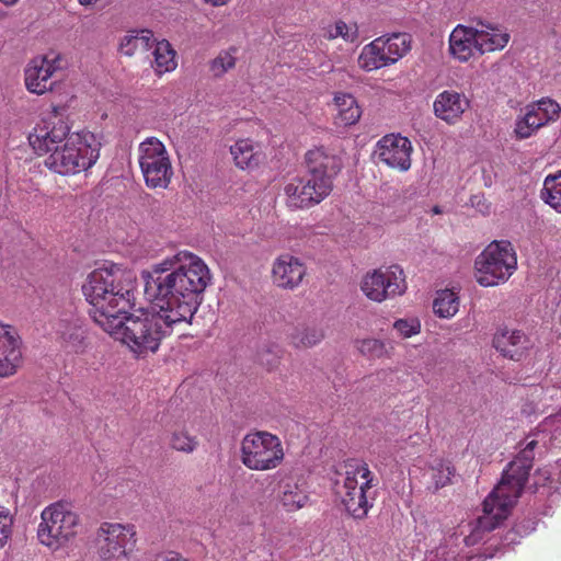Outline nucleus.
Here are the masks:
<instances>
[{
    "label": "nucleus",
    "mask_w": 561,
    "mask_h": 561,
    "mask_svg": "<svg viewBox=\"0 0 561 561\" xmlns=\"http://www.w3.org/2000/svg\"><path fill=\"white\" fill-rule=\"evenodd\" d=\"M141 278L152 308L139 314L126 316L135 299L136 277L131 271L104 264L82 285L94 322L138 355L156 352L173 325L191 322L211 274L199 256L179 251L142 271Z\"/></svg>",
    "instance_id": "f257e3e1"
},
{
    "label": "nucleus",
    "mask_w": 561,
    "mask_h": 561,
    "mask_svg": "<svg viewBox=\"0 0 561 561\" xmlns=\"http://www.w3.org/2000/svg\"><path fill=\"white\" fill-rule=\"evenodd\" d=\"M307 173L291 179L284 187L286 204L294 209L310 208L321 203L333 188V176L341 168L340 159L323 148L306 153Z\"/></svg>",
    "instance_id": "f03ea898"
},
{
    "label": "nucleus",
    "mask_w": 561,
    "mask_h": 561,
    "mask_svg": "<svg viewBox=\"0 0 561 561\" xmlns=\"http://www.w3.org/2000/svg\"><path fill=\"white\" fill-rule=\"evenodd\" d=\"M537 440H529L520 454L508 463L500 483L483 502V516L479 518L480 527L485 530L494 529L505 519L520 496L529 471L533 467L534 449Z\"/></svg>",
    "instance_id": "7ed1b4c3"
},
{
    "label": "nucleus",
    "mask_w": 561,
    "mask_h": 561,
    "mask_svg": "<svg viewBox=\"0 0 561 561\" xmlns=\"http://www.w3.org/2000/svg\"><path fill=\"white\" fill-rule=\"evenodd\" d=\"M101 144L90 131L72 133L64 145L45 160V165L60 175H75L92 168L100 157Z\"/></svg>",
    "instance_id": "20e7f679"
},
{
    "label": "nucleus",
    "mask_w": 561,
    "mask_h": 561,
    "mask_svg": "<svg viewBox=\"0 0 561 561\" xmlns=\"http://www.w3.org/2000/svg\"><path fill=\"white\" fill-rule=\"evenodd\" d=\"M377 479L368 465L351 459L344 465L343 485L339 494L346 512L356 519L367 516L376 499Z\"/></svg>",
    "instance_id": "39448f33"
},
{
    "label": "nucleus",
    "mask_w": 561,
    "mask_h": 561,
    "mask_svg": "<svg viewBox=\"0 0 561 561\" xmlns=\"http://www.w3.org/2000/svg\"><path fill=\"white\" fill-rule=\"evenodd\" d=\"M80 526L81 519L75 505L57 501L42 511L37 538L42 545L56 550L73 539Z\"/></svg>",
    "instance_id": "423d86ee"
},
{
    "label": "nucleus",
    "mask_w": 561,
    "mask_h": 561,
    "mask_svg": "<svg viewBox=\"0 0 561 561\" xmlns=\"http://www.w3.org/2000/svg\"><path fill=\"white\" fill-rule=\"evenodd\" d=\"M516 268V252L506 240L491 242L474 260V277L483 287L505 283Z\"/></svg>",
    "instance_id": "0eeeda50"
},
{
    "label": "nucleus",
    "mask_w": 561,
    "mask_h": 561,
    "mask_svg": "<svg viewBox=\"0 0 561 561\" xmlns=\"http://www.w3.org/2000/svg\"><path fill=\"white\" fill-rule=\"evenodd\" d=\"M240 450L241 462L250 470H273L284 460L279 437L265 431L247 434L241 440Z\"/></svg>",
    "instance_id": "6e6552de"
},
{
    "label": "nucleus",
    "mask_w": 561,
    "mask_h": 561,
    "mask_svg": "<svg viewBox=\"0 0 561 561\" xmlns=\"http://www.w3.org/2000/svg\"><path fill=\"white\" fill-rule=\"evenodd\" d=\"M138 162L148 187H168L173 169L168 150L161 140L148 137L141 141L138 147Z\"/></svg>",
    "instance_id": "1a4fd4ad"
},
{
    "label": "nucleus",
    "mask_w": 561,
    "mask_h": 561,
    "mask_svg": "<svg viewBox=\"0 0 561 561\" xmlns=\"http://www.w3.org/2000/svg\"><path fill=\"white\" fill-rule=\"evenodd\" d=\"M134 525L103 523L95 535L96 552L101 561H126L136 547Z\"/></svg>",
    "instance_id": "9d476101"
},
{
    "label": "nucleus",
    "mask_w": 561,
    "mask_h": 561,
    "mask_svg": "<svg viewBox=\"0 0 561 561\" xmlns=\"http://www.w3.org/2000/svg\"><path fill=\"white\" fill-rule=\"evenodd\" d=\"M360 289L376 302L402 295L407 289L403 270L398 265L375 270L364 276Z\"/></svg>",
    "instance_id": "9b49d317"
},
{
    "label": "nucleus",
    "mask_w": 561,
    "mask_h": 561,
    "mask_svg": "<svg viewBox=\"0 0 561 561\" xmlns=\"http://www.w3.org/2000/svg\"><path fill=\"white\" fill-rule=\"evenodd\" d=\"M70 125L57 108H54L41 125L28 136V142L38 154H50L71 136Z\"/></svg>",
    "instance_id": "f8f14e48"
},
{
    "label": "nucleus",
    "mask_w": 561,
    "mask_h": 561,
    "mask_svg": "<svg viewBox=\"0 0 561 561\" xmlns=\"http://www.w3.org/2000/svg\"><path fill=\"white\" fill-rule=\"evenodd\" d=\"M66 66L61 54L49 51L36 56L24 70L25 87L28 92L41 95L53 89L51 78Z\"/></svg>",
    "instance_id": "ddd939ff"
},
{
    "label": "nucleus",
    "mask_w": 561,
    "mask_h": 561,
    "mask_svg": "<svg viewBox=\"0 0 561 561\" xmlns=\"http://www.w3.org/2000/svg\"><path fill=\"white\" fill-rule=\"evenodd\" d=\"M23 363V341L19 330L0 321V378L15 375Z\"/></svg>",
    "instance_id": "4468645a"
},
{
    "label": "nucleus",
    "mask_w": 561,
    "mask_h": 561,
    "mask_svg": "<svg viewBox=\"0 0 561 561\" xmlns=\"http://www.w3.org/2000/svg\"><path fill=\"white\" fill-rule=\"evenodd\" d=\"M411 141L401 135H386L376 146L378 159L389 168L405 172L411 168Z\"/></svg>",
    "instance_id": "2eb2a0df"
},
{
    "label": "nucleus",
    "mask_w": 561,
    "mask_h": 561,
    "mask_svg": "<svg viewBox=\"0 0 561 561\" xmlns=\"http://www.w3.org/2000/svg\"><path fill=\"white\" fill-rule=\"evenodd\" d=\"M493 346L502 356L519 362L527 356L533 342L522 330L504 327L494 334Z\"/></svg>",
    "instance_id": "dca6fc26"
},
{
    "label": "nucleus",
    "mask_w": 561,
    "mask_h": 561,
    "mask_svg": "<svg viewBox=\"0 0 561 561\" xmlns=\"http://www.w3.org/2000/svg\"><path fill=\"white\" fill-rule=\"evenodd\" d=\"M470 107V101L465 93L455 90L439 92L433 102V113L436 118L447 125H456L462 119Z\"/></svg>",
    "instance_id": "f3484780"
},
{
    "label": "nucleus",
    "mask_w": 561,
    "mask_h": 561,
    "mask_svg": "<svg viewBox=\"0 0 561 561\" xmlns=\"http://www.w3.org/2000/svg\"><path fill=\"white\" fill-rule=\"evenodd\" d=\"M272 274L277 287L295 289L306 275V266L298 257L286 253L275 260Z\"/></svg>",
    "instance_id": "a211bd4d"
},
{
    "label": "nucleus",
    "mask_w": 561,
    "mask_h": 561,
    "mask_svg": "<svg viewBox=\"0 0 561 561\" xmlns=\"http://www.w3.org/2000/svg\"><path fill=\"white\" fill-rule=\"evenodd\" d=\"M478 28L458 24L448 38L450 56L459 62H467L479 54Z\"/></svg>",
    "instance_id": "6ab92c4d"
},
{
    "label": "nucleus",
    "mask_w": 561,
    "mask_h": 561,
    "mask_svg": "<svg viewBox=\"0 0 561 561\" xmlns=\"http://www.w3.org/2000/svg\"><path fill=\"white\" fill-rule=\"evenodd\" d=\"M236 165L242 170H252L262 162L264 154L259 144L251 139H239L230 146Z\"/></svg>",
    "instance_id": "aec40b11"
},
{
    "label": "nucleus",
    "mask_w": 561,
    "mask_h": 561,
    "mask_svg": "<svg viewBox=\"0 0 561 561\" xmlns=\"http://www.w3.org/2000/svg\"><path fill=\"white\" fill-rule=\"evenodd\" d=\"M324 329L316 322L297 324L287 334L289 343L295 348L300 350L318 345L324 339Z\"/></svg>",
    "instance_id": "412c9836"
},
{
    "label": "nucleus",
    "mask_w": 561,
    "mask_h": 561,
    "mask_svg": "<svg viewBox=\"0 0 561 561\" xmlns=\"http://www.w3.org/2000/svg\"><path fill=\"white\" fill-rule=\"evenodd\" d=\"M334 124L347 127L356 124L362 116V108L356 99L350 93L339 92L334 95Z\"/></svg>",
    "instance_id": "4be33fe9"
},
{
    "label": "nucleus",
    "mask_w": 561,
    "mask_h": 561,
    "mask_svg": "<svg viewBox=\"0 0 561 561\" xmlns=\"http://www.w3.org/2000/svg\"><path fill=\"white\" fill-rule=\"evenodd\" d=\"M358 66L365 71H373L389 66L382 37L374 39L362 48L358 56Z\"/></svg>",
    "instance_id": "5701e85b"
},
{
    "label": "nucleus",
    "mask_w": 561,
    "mask_h": 561,
    "mask_svg": "<svg viewBox=\"0 0 561 561\" xmlns=\"http://www.w3.org/2000/svg\"><path fill=\"white\" fill-rule=\"evenodd\" d=\"M477 36L479 55L503 49L511 37L505 30L493 25H481Z\"/></svg>",
    "instance_id": "b1692460"
},
{
    "label": "nucleus",
    "mask_w": 561,
    "mask_h": 561,
    "mask_svg": "<svg viewBox=\"0 0 561 561\" xmlns=\"http://www.w3.org/2000/svg\"><path fill=\"white\" fill-rule=\"evenodd\" d=\"M455 474V468L444 459H434L424 471L427 489L437 491L451 482Z\"/></svg>",
    "instance_id": "393cba45"
},
{
    "label": "nucleus",
    "mask_w": 561,
    "mask_h": 561,
    "mask_svg": "<svg viewBox=\"0 0 561 561\" xmlns=\"http://www.w3.org/2000/svg\"><path fill=\"white\" fill-rule=\"evenodd\" d=\"M65 346L72 352H83L85 347V331L78 319L68 321L61 320L57 327Z\"/></svg>",
    "instance_id": "a878e982"
},
{
    "label": "nucleus",
    "mask_w": 561,
    "mask_h": 561,
    "mask_svg": "<svg viewBox=\"0 0 561 561\" xmlns=\"http://www.w3.org/2000/svg\"><path fill=\"white\" fill-rule=\"evenodd\" d=\"M154 70L158 75L173 71L176 68L175 50L171 44L162 39L153 47Z\"/></svg>",
    "instance_id": "bb28decb"
},
{
    "label": "nucleus",
    "mask_w": 561,
    "mask_h": 561,
    "mask_svg": "<svg viewBox=\"0 0 561 561\" xmlns=\"http://www.w3.org/2000/svg\"><path fill=\"white\" fill-rule=\"evenodd\" d=\"M381 37L387 49L389 65L396 64L411 48V37L407 33H393Z\"/></svg>",
    "instance_id": "cd10ccee"
},
{
    "label": "nucleus",
    "mask_w": 561,
    "mask_h": 561,
    "mask_svg": "<svg viewBox=\"0 0 561 561\" xmlns=\"http://www.w3.org/2000/svg\"><path fill=\"white\" fill-rule=\"evenodd\" d=\"M433 309L439 318L450 319L459 310V297L451 289L439 290L434 299Z\"/></svg>",
    "instance_id": "c85d7f7f"
},
{
    "label": "nucleus",
    "mask_w": 561,
    "mask_h": 561,
    "mask_svg": "<svg viewBox=\"0 0 561 561\" xmlns=\"http://www.w3.org/2000/svg\"><path fill=\"white\" fill-rule=\"evenodd\" d=\"M545 125L546 124L543 123L541 117L538 115V113L534 110L533 105L530 104L526 106L524 115L516 119V137L519 139L528 138Z\"/></svg>",
    "instance_id": "c756f323"
},
{
    "label": "nucleus",
    "mask_w": 561,
    "mask_h": 561,
    "mask_svg": "<svg viewBox=\"0 0 561 561\" xmlns=\"http://www.w3.org/2000/svg\"><path fill=\"white\" fill-rule=\"evenodd\" d=\"M237 47L222 49L209 61V72L213 78H222L228 71L233 69L237 64Z\"/></svg>",
    "instance_id": "7c9ffc66"
},
{
    "label": "nucleus",
    "mask_w": 561,
    "mask_h": 561,
    "mask_svg": "<svg viewBox=\"0 0 561 561\" xmlns=\"http://www.w3.org/2000/svg\"><path fill=\"white\" fill-rule=\"evenodd\" d=\"M279 501L286 511L294 512L306 505L308 495L297 483L287 482L283 485Z\"/></svg>",
    "instance_id": "2f4dec72"
},
{
    "label": "nucleus",
    "mask_w": 561,
    "mask_h": 561,
    "mask_svg": "<svg viewBox=\"0 0 561 561\" xmlns=\"http://www.w3.org/2000/svg\"><path fill=\"white\" fill-rule=\"evenodd\" d=\"M540 196L546 204L561 213V171L546 176Z\"/></svg>",
    "instance_id": "473e14b6"
},
{
    "label": "nucleus",
    "mask_w": 561,
    "mask_h": 561,
    "mask_svg": "<svg viewBox=\"0 0 561 561\" xmlns=\"http://www.w3.org/2000/svg\"><path fill=\"white\" fill-rule=\"evenodd\" d=\"M329 39L343 38L346 42L353 43L358 37V28L356 24H346L344 21H336L333 25H330L327 30Z\"/></svg>",
    "instance_id": "72a5a7b5"
},
{
    "label": "nucleus",
    "mask_w": 561,
    "mask_h": 561,
    "mask_svg": "<svg viewBox=\"0 0 561 561\" xmlns=\"http://www.w3.org/2000/svg\"><path fill=\"white\" fill-rule=\"evenodd\" d=\"M358 352L371 359L381 358L387 355L386 344L377 339H364L356 342Z\"/></svg>",
    "instance_id": "f704fd0d"
},
{
    "label": "nucleus",
    "mask_w": 561,
    "mask_h": 561,
    "mask_svg": "<svg viewBox=\"0 0 561 561\" xmlns=\"http://www.w3.org/2000/svg\"><path fill=\"white\" fill-rule=\"evenodd\" d=\"M531 105L545 124L556 121L561 112L560 105L551 99H541Z\"/></svg>",
    "instance_id": "c9c22d12"
},
{
    "label": "nucleus",
    "mask_w": 561,
    "mask_h": 561,
    "mask_svg": "<svg viewBox=\"0 0 561 561\" xmlns=\"http://www.w3.org/2000/svg\"><path fill=\"white\" fill-rule=\"evenodd\" d=\"M196 437L191 436L186 431L180 430L172 434L171 446L183 453H192L197 447Z\"/></svg>",
    "instance_id": "e433bc0d"
},
{
    "label": "nucleus",
    "mask_w": 561,
    "mask_h": 561,
    "mask_svg": "<svg viewBox=\"0 0 561 561\" xmlns=\"http://www.w3.org/2000/svg\"><path fill=\"white\" fill-rule=\"evenodd\" d=\"M393 329L399 336L408 339L420 333L421 322L416 318L398 319L393 323Z\"/></svg>",
    "instance_id": "4c0bfd02"
},
{
    "label": "nucleus",
    "mask_w": 561,
    "mask_h": 561,
    "mask_svg": "<svg viewBox=\"0 0 561 561\" xmlns=\"http://www.w3.org/2000/svg\"><path fill=\"white\" fill-rule=\"evenodd\" d=\"M13 516L10 511L0 505V549L9 541L12 534Z\"/></svg>",
    "instance_id": "58836bf2"
},
{
    "label": "nucleus",
    "mask_w": 561,
    "mask_h": 561,
    "mask_svg": "<svg viewBox=\"0 0 561 561\" xmlns=\"http://www.w3.org/2000/svg\"><path fill=\"white\" fill-rule=\"evenodd\" d=\"M133 37L134 43L137 46V51H147L154 47V44L157 43L153 33L149 30H140V31H134Z\"/></svg>",
    "instance_id": "ea45409f"
},
{
    "label": "nucleus",
    "mask_w": 561,
    "mask_h": 561,
    "mask_svg": "<svg viewBox=\"0 0 561 561\" xmlns=\"http://www.w3.org/2000/svg\"><path fill=\"white\" fill-rule=\"evenodd\" d=\"M559 467H557V469ZM554 470H556V468H553V470H550L547 468L538 470L535 474V484L541 485V486H548L549 489H552L554 491L561 490V472L559 473L560 486H558V485H554V481H556Z\"/></svg>",
    "instance_id": "a19ab883"
},
{
    "label": "nucleus",
    "mask_w": 561,
    "mask_h": 561,
    "mask_svg": "<svg viewBox=\"0 0 561 561\" xmlns=\"http://www.w3.org/2000/svg\"><path fill=\"white\" fill-rule=\"evenodd\" d=\"M538 432L542 434H550L556 437L561 432V413L546 417L539 425Z\"/></svg>",
    "instance_id": "79ce46f5"
},
{
    "label": "nucleus",
    "mask_w": 561,
    "mask_h": 561,
    "mask_svg": "<svg viewBox=\"0 0 561 561\" xmlns=\"http://www.w3.org/2000/svg\"><path fill=\"white\" fill-rule=\"evenodd\" d=\"M121 53L126 56H133L137 53V46L134 43L133 33L125 35L122 38L121 45H119Z\"/></svg>",
    "instance_id": "37998d69"
},
{
    "label": "nucleus",
    "mask_w": 561,
    "mask_h": 561,
    "mask_svg": "<svg viewBox=\"0 0 561 561\" xmlns=\"http://www.w3.org/2000/svg\"><path fill=\"white\" fill-rule=\"evenodd\" d=\"M275 352H272L270 348H262L259 353V359L263 365L272 367L275 363V358L278 356V347L274 346Z\"/></svg>",
    "instance_id": "c03bdc74"
},
{
    "label": "nucleus",
    "mask_w": 561,
    "mask_h": 561,
    "mask_svg": "<svg viewBox=\"0 0 561 561\" xmlns=\"http://www.w3.org/2000/svg\"><path fill=\"white\" fill-rule=\"evenodd\" d=\"M154 561H190V560L184 558L179 552L168 551V552H164L161 556L157 557V559Z\"/></svg>",
    "instance_id": "a18cd8bd"
},
{
    "label": "nucleus",
    "mask_w": 561,
    "mask_h": 561,
    "mask_svg": "<svg viewBox=\"0 0 561 561\" xmlns=\"http://www.w3.org/2000/svg\"><path fill=\"white\" fill-rule=\"evenodd\" d=\"M205 3H208L213 7H224L230 3L232 0H203Z\"/></svg>",
    "instance_id": "49530a36"
},
{
    "label": "nucleus",
    "mask_w": 561,
    "mask_h": 561,
    "mask_svg": "<svg viewBox=\"0 0 561 561\" xmlns=\"http://www.w3.org/2000/svg\"><path fill=\"white\" fill-rule=\"evenodd\" d=\"M100 0H78L79 4L85 8L95 5Z\"/></svg>",
    "instance_id": "de8ad7c7"
},
{
    "label": "nucleus",
    "mask_w": 561,
    "mask_h": 561,
    "mask_svg": "<svg viewBox=\"0 0 561 561\" xmlns=\"http://www.w3.org/2000/svg\"><path fill=\"white\" fill-rule=\"evenodd\" d=\"M20 0H0V3H2L5 7H13Z\"/></svg>",
    "instance_id": "09e8293b"
}]
</instances>
